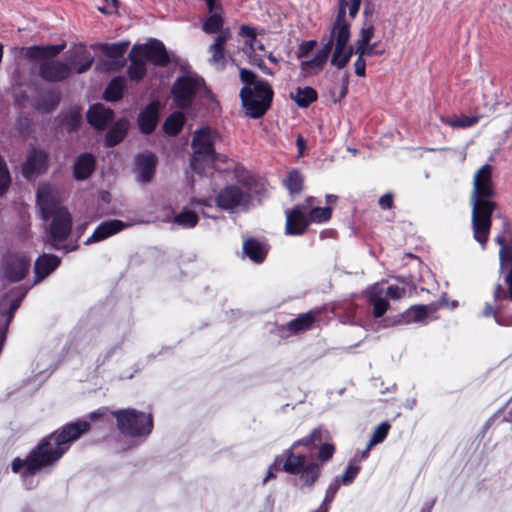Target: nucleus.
<instances>
[{"instance_id": "obj_1", "label": "nucleus", "mask_w": 512, "mask_h": 512, "mask_svg": "<svg viewBox=\"0 0 512 512\" xmlns=\"http://www.w3.org/2000/svg\"><path fill=\"white\" fill-rule=\"evenodd\" d=\"M88 427L86 421H78L68 424L59 433L50 434L42 439L25 459H14L12 470L22 473V477L27 481L29 477L53 466L68 450L70 443L88 430Z\"/></svg>"}, {"instance_id": "obj_2", "label": "nucleus", "mask_w": 512, "mask_h": 512, "mask_svg": "<svg viewBox=\"0 0 512 512\" xmlns=\"http://www.w3.org/2000/svg\"><path fill=\"white\" fill-rule=\"evenodd\" d=\"M492 171V166L485 164L475 172L470 194L473 236L482 248L488 241L492 224L491 215L497 206L493 200L496 191L492 180Z\"/></svg>"}, {"instance_id": "obj_3", "label": "nucleus", "mask_w": 512, "mask_h": 512, "mask_svg": "<svg viewBox=\"0 0 512 512\" xmlns=\"http://www.w3.org/2000/svg\"><path fill=\"white\" fill-rule=\"evenodd\" d=\"M37 204L44 220L52 218L45 241L56 250L64 248L63 242L71 232L72 218L68 210L60 205L57 191L47 183L40 184Z\"/></svg>"}, {"instance_id": "obj_4", "label": "nucleus", "mask_w": 512, "mask_h": 512, "mask_svg": "<svg viewBox=\"0 0 512 512\" xmlns=\"http://www.w3.org/2000/svg\"><path fill=\"white\" fill-rule=\"evenodd\" d=\"M240 79L245 84L240 91L245 114L251 118H261L271 106L274 94L272 87L244 68L240 70Z\"/></svg>"}, {"instance_id": "obj_5", "label": "nucleus", "mask_w": 512, "mask_h": 512, "mask_svg": "<svg viewBox=\"0 0 512 512\" xmlns=\"http://www.w3.org/2000/svg\"><path fill=\"white\" fill-rule=\"evenodd\" d=\"M65 48L61 45L30 46L20 49L21 56L29 60H43L39 67L40 76L49 82H59L71 74V66L63 61L51 60Z\"/></svg>"}, {"instance_id": "obj_6", "label": "nucleus", "mask_w": 512, "mask_h": 512, "mask_svg": "<svg viewBox=\"0 0 512 512\" xmlns=\"http://www.w3.org/2000/svg\"><path fill=\"white\" fill-rule=\"evenodd\" d=\"M336 27L333 26L328 41L324 44L315 57L309 61H304L301 64L302 70L308 73L319 72L328 60L329 55L332 54L331 64L338 69H342L349 62L352 54L353 47L348 46L350 38H347L341 45L339 39L335 34Z\"/></svg>"}, {"instance_id": "obj_7", "label": "nucleus", "mask_w": 512, "mask_h": 512, "mask_svg": "<svg viewBox=\"0 0 512 512\" xmlns=\"http://www.w3.org/2000/svg\"><path fill=\"white\" fill-rule=\"evenodd\" d=\"M129 59L131 64L127 72L133 81H139L144 77L147 71V62H152L157 66H164L169 62L167 51L163 43L158 40L133 46L129 53Z\"/></svg>"}, {"instance_id": "obj_8", "label": "nucleus", "mask_w": 512, "mask_h": 512, "mask_svg": "<svg viewBox=\"0 0 512 512\" xmlns=\"http://www.w3.org/2000/svg\"><path fill=\"white\" fill-rule=\"evenodd\" d=\"M219 139V134L208 126L201 127L193 133L190 156V167L193 171L198 174L205 173L208 162L214 155L215 143Z\"/></svg>"}, {"instance_id": "obj_9", "label": "nucleus", "mask_w": 512, "mask_h": 512, "mask_svg": "<svg viewBox=\"0 0 512 512\" xmlns=\"http://www.w3.org/2000/svg\"><path fill=\"white\" fill-rule=\"evenodd\" d=\"M262 190L263 186L257 183H254V185L248 183L229 185L218 193L215 201L222 210H245L249 207L254 194H259Z\"/></svg>"}, {"instance_id": "obj_10", "label": "nucleus", "mask_w": 512, "mask_h": 512, "mask_svg": "<svg viewBox=\"0 0 512 512\" xmlns=\"http://www.w3.org/2000/svg\"><path fill=\"white\" fill-rule=\"evenodd\" d=\"M119 430L130 436H147L153 428L152 416L135 409L112 412Z\"/></svg>"}, {"instance_id": "obj_11", "label": "nucleus", "mask_w": 512, "mask_h": 512, "mask_svg": "<svg viewBox=\"0 0 512 512\" xmlns=\"http://www.w3.org/2000/svg\"><path fill=\"white\" fill-rule=\"evenodd\" d=\"M285 455L283 470L298 475L301 486L311 487L320 475V465L316 462L306 463L304 455H297L291 450H287Z\"/></svg>"}, {"instance_id": "obj_12", "label": "nucleus", "mask_w": 512, "mask_h": 512, "mask_svg": "<svg viewBox=\"0 0 512 512\" xmlns=\"http://www.w3.org/2000/svg\"><path fill=\"white\" fill-rule=\"evenodd\" d=\"M203 84V80L196 75H185L178 78L172 88L176 106L179 108L190 106Z\"/></svg>"}, {"instance_id": "obj_13", "label": "nucleus", "mask_w": 512, "mask_h": 512, "mask_svg": "<svg viewBox=\"0 0 512 512\" xmlns=\"http://www.w3.org/2000/svg\"><path fill=\"white\" fill-rule=\"evenodd\" d=\"M362 0H338L339 11L333 26L336 27L335 34L339 39V44L350 38V24L346 21V11H349L351 18H355Z\"/></svg>"}, {"instance_id": "obj_14", "label": "nucleus", "mask_w": 512, "mask_h": 512, "mask_svg": "<svg viewBox=\"0 0 512 512\" xmlns=\"http://www.w3.org/2000/svg\"><path fill=\"white\" fill-rule=\"evenodd\" d=\"M30 258L24 254L15 253L8 255L3 262L4 277L10 282L22 280L30 267Z\"/></svg>"}, {"instance_id": "obj_15", "label": "nucleus", "mask_w": 512, "mask_h": 512, "mask_svg": "<svg viewBox=\"0 0 512 512\" xmlns=\"http://www.w3.org/2000/svg\"><path fill=\"white\" fill-rule=\"evenodd\" d=\"M312 197L306 200L305 205H298L291 211H286V233L289 235H301L303 234L308 226V220L306 218L304 210L310 207V201Z\"/></svg>"}, {"instance_id": "obj_16", "label": "nucleus", "mask_w": 512, "mask_h": 512, "mask_svg": "<svg viewBox=\"0 0 512 512\" xmlns=\"http://www.w3.org/2000/svg\"><path fill=\"white\" fill-rule=\"evenodd\" d=\"M47 160V153L42 150L32 149L28 153L27 160L22 168L24 177L27 179H32L44 172L47 168Z\"/></svg>"}, {"instance_id": "obj_17", "label": "nucleus", "mask_w": 512, "mask_h": 512, "mask_svg": "<svg viewBox=\"0 0 512 512\" xmlns=\"http://www.w3.org/2000/svg\"><path fill=\"white\" fill-rule=\"evenodd\" d=\"M368 300L373 306V315L376 318L382 317L389 309L388 300L383 296L384 292L378 283L373 284L366 290Z\"/></svg>"}, {"instance_id": "obj_18", "label": "nucleus", "mask_w": 512, "mask_h": 512, "mask_svg": "<svg viewBox=\"0 0 512 512\" xmlns=\"http://www.w3.org/2000/svg\"><path fill=\"white\" fill-rule=\"evenodd\" d=\"M113 119V111L103 104L93 105L87 112L88 122L96 129H104Z\"/></svg>"}, {"instance_id": "obj_19", "label": "nucleus", "mask_w": 512, "mask_h": 512, "mask_svg": "<svg viewBox=\"0 0 512 512\" xmlns=\"http://www.w3.org/2000/svg\"><path fill=\"white\" fill-rule=\"evenodd\" d=\"M156 157L151 153L141 154L136 158L135 169L138 179L142 182H149L154 174Z\"/></svg>"}, {"instance_id": "obj_20", "label": "nucleus", "mask_w": 512, "mask_h": 512, "mask_svg": "<svg viewBox=\"0 0 512 512\" xmlns=\"http://www.w3.org/2000/svg\"><path fill=\"white\" fill-rule=\"evenodd\" d=\"M125 224L119 220H111L100 224L86 241L85 244H91L102 241L117 232L121 231Z\"/></svg>"}, {"instance_id": "obj_21", "label": "nucleus", "mask_w": 512, "mask_h": 512, "mask_svg": "<svg viewBox=\"0 0 512 512\" xmlns=\"http://www.w3.org/2000/svg\"><path fill=\"white\" fill-rule=\"evenodd\" d=\"M159 104L150 103L138 117V124L142 132L150 133L154 130L158 122Z\"/></svg>"}, {"instance_id": "obj_22", "label": "nucleus", "mask_w": 512, "mask_h": 512, "mask_svg": "<svg viewBox=\"0 0 512 512\" xmlns=\"http://www.w3.org/2000/svg\"><path fill=\"white\" fill-rule=\"evenodd\" d=\"M60 264L59 257L51 254H43L36 262L34 271L37 277V281L42 280L54 271Z\"/></svg>"}, {"instance_id": "obj_23", "label": "nucleus", "mask_w": 512, "mask_h": 512, "mask_svg": "<svg viewBox=\"0 0 512 512\" xmlns=\"http://www.w3.org/2000/svg\"><path fill=\"white\" fill-rule=\"evenodd\" d=\"M95 169V159L89 153L81 154L74 164V176L77 180L87 179Z\"/></svg>"}, {"instance_id": "obj_24", "label": "nucleus", "mask_w": 512, "mask_h": 512, "mask_svg": "<svg viewBox=\"0 0 512 512\" xmlns=\"http://www.w3.org/2000/svg\"><path fill=\"white\" fill-rule=\"evenodd\" d=\"M428 315V308L426 305H414L401 314L395 324H409L412 322H420Z\"/></svg>"}, {"instance_id": "obj_25", "label": "nucleus", "mask_w": 512, "mask_h": 512, "mask_svg": "<svg viewBox=\"0 0 512 512\" xmlns=\"http://www.w3.org/2000/svg\"><path fill=\"white\" fill-rule=\"evenodd\" d=\"M228 38L229 33L222 32L216 37L215 42L210 46V52L212 55L211 61L216 65L223 66L226 62L224 46Z\"/></svg>"}, {"instance_id": "obj_26", "label": "nucleus", "mask_w": 512, "mask_h": 512, "mask_svg": "<svg viewBox=\"0 0 512 512\" xmlns=\"http://www.w3.org/2000/svg\"><path fill=\"white\" fill-rule=\"evenodd\" d=\"M243 250L245 254L256 263L264 261L267 254L264 245L255 239L246 240L243 245Z\"/></svg>"}, {"instance_id": "obj_27", "label": "nucleus", "mask_w": 512, "mask_h": 512, "mask_svg": "<svg viewBox=\"0 0 512 512\" xmlns=\"http://www.w3.org/2000/svg\"><path fill=\"white\" fill-rule=\"evenodd\" d=\"M128 126L129 123L126 119H120L117 121L106 135V145L113 147L121 142L127 133Z\"/></svg>"}, {"instance_id": "obj_28", "label": "nucleus", "mask_w": 512, "mask_h": 512, "mask_svg": "<svg viewBox=\"0 0 512 512\" xmlns=\"http://www.w3.org/2000/svg\"><path fill=\"white\" fill-rule=\"evenodd\" d=\"M290 97L300 107H308L317 99V93L312 87H297L291 92Z\"/></svg>"}, {"instance_id": "obj_29", "label": "nucleus", "mask_w": 512, "mask_h": 512, "mask_svg": "<svg viewBox=\"0 0 512 512\" xmlns=\"http://www.w3.org/2000/svg\"><path fill=\"white\" fill-rule=\"evenodd\" d=\"M124 89L125 79L122 77H116L107 86L104 92V98L107 101H117L122 97Z\"/></svg>"}, {"instance_id": "obj_30", "label": "nucleus", "mask_w": 512, "mask_h": 512, "mask_svg": "<svg viewBox=\"0 0 512 512\" xmlns=\"http://www.w3.org/2000/svg\"><path fill=\"white\" fill-rule=\"evenodd\" d=\"M184 121V114L182 112H175L166 119L163 129L168 135L174 136L180 132Z\"/></svg>"}, {"instance_id": "obj_31", "label": "nucleus", "mask_w": 512, "mask_h": 512, "mask_svg": "<svg viewBox=\"0 0 512 512\" xmlns=\"http://www.w3.org/2000/svg\"><path fill=\"white\" fill-rule=\"evenodd\" d=\"M222 8L218 4V9H215L213 12H210V17L203 23V30L208 34H213L222 29L223 19L221 16Z\"/></svg>"}, {"instance_id": "obj_32", "label": "nucleus", "mask_w": 512, "mask_h": 512, "mask_svg": "<svg viewBox=\"0 0 512 512\" xmlns=\"http://www.w3.org/2000/svg\"><path fill=\"white\" fill-rule=\"evenodd\" d=\"M314 323V317L311 313H305L291 320L288 323V329L293 333H298L309 329Z\"/></svg>"}, {"instance_id": "obj_33", "label": "nucleus", "mask_w": 512, "mask_h": 512, "mask_svg": "<svg viewBox=\"0 0 512 512\" xmlns=\"http://www.w3.org/2000/svg\"><path fill=\"white\" fill-rule=\"evenodd\" d=\"M173 222L185 228H192L197 225L198 216L191 210H183L174 217Z\"/></svg>"}, {"instance_id": "obj_34", "label": "nucleus", "mask_w": 512, "mask_h": 512, "mask_svg": "<svg viewBox=\"0 0 512 512\" xmlns=\"http://www.w3.org/2000/svg\"><path fill=\"white\" fill-rule=\"evenodd\" d=\"M478 120V116L469 117L462 115L460 117L446 118L443 122L453 128H467L477 123Z\"/></svg>"}, {"instance_id": "obj_35", "label": "nucleus", "mask_w": 512, "mask_h": 512, "mask_svg": "<svg viewBox=\"0 0 512 512\" xmlns=\"http://www.w3.org/2000/svg\"><path fill=\"white\" fill-rule=\"evenodd\" d=\"M128 43L102 44L100 48L102 52L109 58L117 59L122 57L127 49Z\"/></svg>"}, {"instance_id": "obj_36", "label": "nucleus", "mask_w": 512, "mask_h": 512, "mask_svg": "<svg viewBox=\"0 0 512 512\" xmlns=\"http://www.w3.org/2000/svg\"><path fill=\"white\" fill-rule=\"evenodd\" d=\"M60 100L59 94L56 92H48L44 95L43 99L38 103L37 107L43 112H50L55 109Z\"/></svg>"}, {"instance_id": "obj_37", "label": "nucleus", "mask_w": 512, "mask_h": 512, "mask_svg": "<svg viewBox=\"0 0 512 512\" xmlns=\"http://www.w3.org/2000/svg\"><path fill=\"white\" fill-rule=\"evenodd\" d=\"M312 200L310 201V203ZM310 210V220L313 222H324L331 218L332 209L329 206L326 207H309Z\"/></svg>"}, {"instance_id": "obj_38", "label": "nucleus", "mask_w": 512, "mask_h": 512, "mask_svg": "<svg viewBox=\"0 0 512 512\" xmlns=\"http://www.w3.org/2000/svg\"><path fill=\"white\" fill-rule=\"evenodd\" d=\"M285 183L290 193H298L302 189L303 177L297 171H291Z\"/></svg>"}, {"instance_id": "obj_39", "label": "nucleus", "mask_w": 512, "mask_h": 512, "mask_svg": "<svg viewBox=\"0 0 512 512\" xmlns=\"http://www.w3.org/2000/svg\"><path fill=\"white\" fill-rule=\"evenodd\" d=\"M388 423H381L373 432L371 439L368 442V449H371L374 445L381 443L388 434L389 431Z\"/></svg>"}, {"instance_id": "obj_40", "label": "nucleus", "mask_w": 512, "mask_h": 512, "mask_svg": "<svg viewBox=\"0 0 512 512\" xmlns=\"http://www.w3.org/2000/svg\"><path fill=\"white\" fill-rule=\"evenodd\" d=\"M377 44L373 43L370 44V42L364 46H357L355 49H353V53L360 56H372V55H382L384 53V50H377L376 49Z\"/></svg>"}, {"instance_id": "obj_41", "label": "nucleus", "mask_w": 512, "mask_h": 512, "mask_svg": "<svg viewBox=\"0 0 512 512\" xmlns=\"http://www.w3.org/2000/svg\"><path fill=\"white\" fill-rule=\"evenodd\" d=\"M86 50L84 46H80L77 55L83 56L84 62L76 68L77 73L81 74L89 70L94 62V58L90 55H85Z\"/></svg>"}, {"instance_id": "obj_42", "label": "nucleus", "mask_w": 512, "mask_h": 512, "mask_svg": "<svg viewBox=\"0 0 512 512\" xmlns=\"http://www.w3.org/2000/svg\"><path fill=\"white\" fill-rule=\"evenodd\" d=\"M359 470H360L359 466L349 464L348 467L346 468V471L344 472V474L341 477H338L337 479H339L340 484H344V485L350 484L354 480V478L357 476Z\"/></svg>"}, {"instance_id": "obj_43", "label": "nucleus", "mask_w": 512, "mask_h": 512, "mask_svg": "<svg viewBox=\"0 0 512 512\" xmlns=\"http://www.w3.org/2000/svg\"><path fill=\"white\" fill-rule=\"evenodd\" d=\"M374 35V28L372 26L363 27L360 31L359 38L355 42V47L364 46L368 44Z\"/></svg>"}, {"instance_id": "obj_44", "label": "nucleus", "mask_w": 512, "mask_h": 512, "mask_svg": "<svg viewBox=\"0 0 512 512\" xmlns=\"http://www.w3.org/2000/svg\"><path fill=\"white\" fill-rule=\"evenodd\" d=\"M10 183V175L7 167L0 157V194L4 193Z\"/></svg>"}, {"instance_id": "obj_45", "label": "nucleus", "mask_w": 512, "mask_h": 512, "mask_svg": "<svg viewBox=\"0 0 512 512\" xmlns=\"http://www.w3.org/2000/svg\"><path fill=\"white\" fill-rule=\"evenodd\" d=\"M335 452V447L333 444L325 443L321 445L318 453V459L321 462H326L330 460Z\"/></svg>"}, {"instance_id": "obj_46", "label": "nucleus", "mask_w": 512, "mask_h": 512, "mask_svg": "<svg viewBox=\"0 0 512 512\" xmlns=\"http://www.w3.org/2000/svg\"><path fill=\"white\" fill-rule=\"evenodd\" d=\"M339 486H340L339 479H335V481L329 485V487L327 489V492H326V496H325L323 505L319 509H321V508L322 509H327L326 507H324V505L327 504V503H330L334 499V497H335V495H336V493L338 491Z\"/></svg>"}, {"instance_id": "obj_47", "label": "nucleus", "mask_w": 512, "mask_h": 512, "mask_svg": "<svg viewBox=\"0 0 512 512\" xmlns=\"http://www.w3.org/2000/svg\"><path fill=\"white\" fill-rule=\"evenodd\" d=\"M241 31L244 35L252 38V41L250 43L252 50H256V49L263 50L264 49L263 44L255 38V33L252 28H250L248 26H242Z\"/></svg>"}, {"instance_id": "obj_48", "label": "nucleus", "mask_w": 512, "mask_h": 512, "mask_svg": "<svg viewBox=\"0 0 512 512\" xmlns=\"http://www.w3.org/2000/svg\"><path fill=\"white\" fill-rule=\"evenodd\" d=\"M341 90L339 92L338 96H335V94L332 92V97L334 102L340 101L342 98H344L348 92V85H349V74L348 72H345L342 75L341 78Z\"/></svg>"}, {"instance_id": "obj_49", "label": "nucleus", "mask_w": 512, "mask_h": 512, "mask_svg": "<svg viewBox=\"0 0 512 512\" xmlns=\"http://www.w3.org/2000/svg\"><path fill=\"white\" fill-rule=\"evenodd\" d=\"M483 315L484 316H490V315H494L495 316V319H496V322L499 324V325H512V318L510 320H505L501 317H499L495 310L492 308V306L490 304H486L485 305V308L483 310Z\"/></svg>"}, {"instance_id": "obj_50", "label": "nucleus", "mask_w": 512, "mask_h": 512, "mask_svg": "<svg viewBox=\"0 0 512 512\" xmlns=\"http://www.w3.org/2000/svg\"><path fill=\"white\" fill-rule=\"evenodd\" d=\"M404 294L405 289L395 285L389 286L386 290V295L393 300L401 299L404 296Z\"/></svg>"}, {"instance_id": "obj_51", "label": "nucleus", "mask_w": 512, "mask_h": 512, "mask_svg": "<svg viewBox=\"0 0 512 512\" xmlns=\"http://www.w3.org/2000/svg\"><path fill=\"white\" fill-rule=\"evenodd\" d=\"M118 0H105V5L99 7V11L104 14H114L118 11Z\"/></svg>"}, {"instance_id": "obj_52", "label": "nucleus", "mask_w": 512, "mask_h": 512, "mask_svg": "<svg viewBox=\"0 0 512 512\" xmlns=\"http://www.w3.org/2000/svg\"><path fill=\"white\" fill-rule=\"evenodd\" d=\"M357 59L354 63L355 74L359 77H364L366 74V61L364 56L357 55Z\"/></svg>"}, {"instance_id": "obj_53", "label": "nucleus", "mask_w": 512, "mask_h": 512, "mask_svg": "<svg viewBox=\"0 0 512 512\" xmlns=\"http://www.w3.org/2000/svg\"><path fill=\"white\" fill-rule=\"evenodd\" d=\"M227 160H228V158H227L226 155L220 154V153H216V151L214 150V155L211 158V160H209L208 165L212 164L215 169L219 170V169H221L219 167V164L220 163H226Z\"/></svg>"}, {"instance_id": "obj_54", "label": "nucleus", "mask_w": 512, "mask_h": 512, "mask_svg": "<svg viewBox=\"0 0 512 512\" xmlns=\"http://www.w3.org/2000/svg\"><path fill=\"white\" fill-rule=\"evenodd\" d=\"M299 446H306L308 448H312L314 447L315 445L313 444L312 440H310V435L296 441L293 443V445L291 446V448L289 450H291L292 452H294V450L299 447Z\"/></svg>"}, {"instance_id": "obj_55", "label": "nucleus", "mask_w": 512, "mask_h": 512, "mask_svg": "<svg viewBox=\"0 0 512 512\" xmlns=\"http://www.w3.org/2000/svg\"><path fill=\"white\" fill-rule=\"evenodd\" d=\"M251 62L256 64L262 70L263 73H265L267 75L274 74V72L272 70H270L269 68L266 67L262 58H259L258 56L254 55L251 57Z\"/></svg>"}, {"instance_id": "obj_56", "label": "nucleus", "mask_w": 512, "mask_h": 512, "mask_svg": "<svg viewBox=\"0 0 512 512\" xmlns=\"http://www.w3.org/2000/svg\"><path fill=\"white\" fill-rule=\"evenodd\" d=\"M496 242L501 247L499 255H500V262H501V265H502L504 263V261L507 260V252H506V247H505V238L503 236H497L496 237Z\"/></svg>"}, {"instance_id": "obj_57", "label": "nucleus", "mask_w": 512, "mask_h": 512, "mask_svg": "<svg viewBox=\"0 0 512 512\" xmlns=\"http://www.w3.org/2000/svg\"><path fill=\"white\" fill-rule=\"evenodd\" d=\"M393 197L391 194H385L379 199V205L382 209H389L392 207Z\"/></svg>"}, {"instance_id": "obj_58", "label": "nucleus", "mask_w": 512, "mask_h": 512, "mask_svg": "<svg viewBox=\"0 0 512 512\" xmlns=\"http://www.w3.org/2000/svg\"><path fill=\"white\" fill-rule=\"evenodd\" d=\"M323 430L321 428L314 429L309 435L310 440H312L313 444L316 445L317 443L321 442L323 439Z\"/></svg>"}, {"instance_id": "obj_59", "label": "nucleus", "mask_w": 512, "mask_h": 512, "mask_svg": "<svg viewBox=\"0 0 512 512\" xmlns=\"http://www.w3.org/2000/svg\"><path fill=\"white\" fill-rule=\"evenodd\" d=\"M24 297V294H22L19 298L17 299H14L11 301L10 303V306H9V316H8V321L11 320V318L13 317V314L14 312L18 309V307L20 306V303H21V300L22 298Z\"/></svg>"}, {"instance_id": "obj_60", "label": "nucleus", "mask_w": 512, "mask_h": 512, "mask_svg": "<svg viewBox=\"0 0 512 512\" xmlns=\"http://www.w3.org/2000/svg\"><path fill=\"white\" fill-rule=\"evenodd\" d=\"M80 122V115L77 114V113H74L69 122L67 123L69 125V130H73L74 128H76L78 126Z\"/></svg>"}, {"instance_id": "obj_61", "label": "nucleus", "mask_w": 512, "mask_h": 512, "mask_svg": "<svg viewBox=\"0 0 512 512\" xmlns=\"http://www.w3.org/2000/svg\"><path fill=\"white\" fill-rule=\"evenodd\" d=\"M296 145L299 149V153L302 154L303 150L306 147V140L301 135H298L296 139Z\"/></svg>"}, {"instance_id": "obj_62", "label": "nucleus", "mask_w": 512, "mask_h": 512, "mask_svg": "<svg viewBox=\"0 0 512 512\" xmlns=\"http://www.w3.org/2000/svg\"><path fill=\"white\" fill-rule=\"evenodd\" d=\"M279 461V457L276 458L275 463L269 467L266 477L263 480V483H266L269 478H273V468L276 466V463Z\"/></svg>"}, {"instance_id": "obj_63", "label": "nucleus", "mask_w": 512, "mask_h": 512, "mask_svg": "<svg viewBox=\"0 0 512 512\" xmlns=\"http://www.w3.org/2000/svg\"><path fill=\"white\" fill-rule=\"evenodd\" d=\"M208 6L209 12H213L215 9H218V3L216 0H205Z\"/></svg>"}, {"instance_id": "obj_64", "label": "nucleus", "mask_w": 512, "mask_h": 512, "mask_svg": "<svg viewBox=\"0 0 512 512\" xmlns=\"http://www.w3.org/2000/svg\"><path fill=\"white\" fill-rule=\"evenodd\" d=\"M267 58L269 59V61H271L272 63H278L279 62V58H276L272 53H269L267 55Z\"/></svg>"}]
</instances>
